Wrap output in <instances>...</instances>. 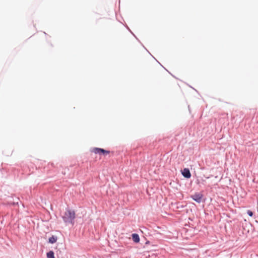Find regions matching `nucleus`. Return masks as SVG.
<instances>
[{"mask_svg":"<svg viewBox=\"0 0 258 258\" xmlns=\"http://www.w3.org/2000/svg\"><path fill=\"white\" fill-rule=\"evenodd\" d=\"M182 174L184 177L187 178H189L191 176L190 172L189 169L187 168H184L182 171Z\"/></svg>","mask_w":258,"mask_h":258,"instance_id":"20e7f679","label":"nucleus"},{"mask_svg":"<svg viewBox=\"0 0 258 258\" xmlns=\"http://www.w3.org/2000/svg\"><path fill=\"white\" fill-rule=\"evenodd\" d=\"M47 258H55L54 255V252L52 251H50L47 253Z\"/></svg>","mask_w":258,"mask_h":258,"instance_id":"0eeeda50","label":"nucleus"},{"mask_svg":"<svg viewBox=\"0 0 258 258\" xmlns=\"http://www.w3.org/2000/svg\"><path fill=\"white\" fill-rule=\"evenodd\" d=\"M202 195L200 194H196L191 196V198L196 202L198 203H200L202 201Z\"/></svg>","mask_w":258,"mask_h":258,"instance_id":"7ed1b4c3","label":"nucleus"},{"mask_svg":"<svg viewBox=\"0 0 258 258\" xmlns=\"http://www.w3.org/2000/svg\"><path fill=\"white\" fill-rule=\"evenodd\" d=\"M92 151L94 152L95 154H108L109 151L105 150L103 149L98 148H95L93 149Z\"/></svg>","mask_w":258,"mask_h":258,"instance_id":"f03ea898","label":"nucleus"},{"mask_svg":"<svg viewBox=\"0 0 258 258\" xmlns=\"http://www.w3.org/2000/svg\"><path fill=\"white\" fill-rule=\"evenodd\" d=\"M247 213L250 217L252 216V215H253L252 212L250 211V210H248L247 212Z\"/></svg>","mask_w":258,"mask_h":258,"instance_id":"6e6552de","label":"nucleus"},{"mask_svg":"<svg viewBox=\"0 0 258 258\" xmlns=\"http://www.w3.org/2000/svg\"><path fill=\"white\" fill-rule=\"evenodd\" d=\"M64 222L68 224H73L74 220L75 218V213L74 211L67 210L64 215L62 216Z\"/></svg>","mask_w":258,"mask_h":258,"instance_id":"f257e3e1","label":"nucleus"},{"mask_svg":"<svg viewBox=\"0 0 258 258\" xmlns=\"http://www.w3.org/2000/svg\"><path fill=\"white\" fill-rule=\"evenodd\" d=\"M57 240V238L55 236H52L49 238V242L50 243H54Z\"/></svg>","mask_w":258,"mask_h":258,"instance_id":"423d86ee","label":"nucleus"},{"mask_svg":"<svg viewBox=\"0 0 258 258\" xmlns=\"http://www.w3.org/2000/svg\"><path fill=\"white\" fill-rule=\"evenodd\" d=\"M132 239L135 242L138 243L140 241V237L138 234L134 233L132 235Z\"/></svg>","mask_w":258,"mask_h":258,"instance_id":"39448f33","label":"nucleus"}]
</instances>
